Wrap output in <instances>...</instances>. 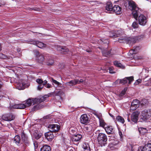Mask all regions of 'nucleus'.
<instances>
[{
    "label": "nucleus",
    "instance_id": "obj_7",
    "mask_svg": "<svg viewBox=\"0 0 151 151\" xmlns=\"http://www.w3.org/2000/svg\"><path fill=\"white\" fill-rule=\"evenodd\" d=\"M15 116L11 113L3 115L2 117L3 120L9 121L13 120L15 119Z\"/></svg>",
    "mask_w": 151,
    "mask_h": 151
},
{
    "label": "nucleus",
    "instance_id": "obj_33",
    "mask_svg": "<svg viewBox=\"0 0 151 151\" xmlns=\"http://www.w3.org/2000/svg\"><path fill=\"white\" fill-rule=\"evenodd\" d=\"M60 50L63 52V54H65L69 51L68 49L66 47H60Z\"/></svg>",
    "mask_w": 151,
    "mask_h": 151
},
{
    "label": "nucleus",
    "instance_id": "obj_60",
    "mask_svg": "<svg viewBox=\"0 0 151 151\" xmlns=\"http://www.w3.org/2000/svg\"><path fill=\"white\" fill-rule=\"evenodd\" d=\"M17 51L18 52H20V50H21V49H20V48H18V49H17Z\"/></svg>",
    "mask_w": 151,
    "mask_h": 151
},
{
    "label": "nucleus",
    "instance_id": "obj_38",
    "mask_svg": "<svg viewBox=\"0 0 151 151\" xmlns=\"http://www.w3.org/2000/svg\"><path fill=\"white\" fill-rule=\"evenodd\" d=\"M99 123L101 127H102L103 128H104L105 127L106 124L104 122V120L102 119H99Z\"/></svg>",
    "mask_w": 151,
    "mask_h": 151
},
{
    "label": "nucleus",
    "instance_id": "obj_27",
    "mask_svg": "<svg viewBox=\"0 0 151 151\" xmlns=\"http://www.w3.org/2000/svg\"><path fill=\"white\" fill-rule=\"evenodd\" d=\"M21 140L20 137L19 135H16L14 138L13 142L16 143L17 145H19L20 144V142Z\"/></svg>",
    "mask_w": 151,
    "mask_h": 151
},
{
    "label": "nucleus",
    "instance_id": "obj_55",
    "mask_svg": "<svg viewBox=\"0 0 151 151\" xmlns=\"http://www.w3.org/2000/svg\"><path fill=\"white\" fill-rule=\"evenodd\" d=\"M126 91L125 90V89H124L123 91H122L121 93H122V94L123 95H124L126 93Z\"/></svg>",
    "mask_w": 151,
    "mask_h": 151
},
{
    "label": "nucleus",
    "instance_id": "obj_5",
    "mask_svg": "<svg viewBox=\"0 0 151 151\" xmlns=\"http://www.w3.org/2000/svg\"><path fill=\"white\" fill-rule=\"evenodd\" d=\"M140 114V112L136 111L133 112L131 116V120L128 118L127 120L128 122H130V123L133 124H137L138 122V116Z\"/></svg>",
    "mask_w": 151,
    "mask_h": 151
},
{
    "label": "nucleus",
    "instance_id": "obj_8",
    "mask_svg": "<svg viewBox=\"0 0 151 151\" xmlns=\"http://www.w3.org/2000/svg\"><path fill=\"white\" fill-rule=\"evenodd\" d=\"M35 54L36 57V60L37 62L40 63H42L45 60L44 56L40 53L38 51H36Z\"/></svg>",
    "mask_w": 151,
    "mask_h": 151
},
{
    "label": "nucleus",
    "instance_id": "obj_32",
    "mask_svg": "<svg viewBox=\"0 0 151 151\" xmlns=\"http://www.w3.org/2000/svg\"><path fill=\"white\" fill-rule=\"evenodd\" d=\"M109 36L110 37H112L114 38L119 37L120 35L119 34H117L116 32H109Z\"/></svg>",
    "mask_w": 151,
    "mask_h": 151
},
{
    "label": "nucleus",
    "instance_id": "obj_36",
    "mask_svg": "<svg viewBox=\"0 0 151 151\" xmlns=\"http://www.w3.org/2000/svg\"><path fill=\"white\" fill-rule=\"evenodd\" d=\"M78 81L79 80L76 79L74 80H71L68 83L70 84L71 85L73 86L78 84Z\"/></svg>",
    "mask_w": 151,
    "mask_h": 151
},
{
    "label": "nucleus",
    "instance_id": "obj_54",
    "mask_svg": "<svg viewBox=\"0 0 151 151\" xmlns=\"http://www.w3.org/2000/svg\"><path fill=\"white\" fill-rule=\"evenodd\" d=\"M68 150H69V151H74V148L72 147H69L68 149Z\"/></svg>",
    "mask_w": 151,
    "mask_h": 151
},
{
    "label": "nucleus",
    "instance_id": "obj_64",
    "mask_svg": "<svg viewBox=\"0 0 151 151\" xmlns=\"http://www.w3.org/2000/svg\"><path fill=\"white\" fill-rule=\"evenodd\" d=\"M113 118L114 117V116L113 115H112L111 114H109Z\"/></svg>",
    "mask_w": 151,
    "mask_h": 151
},
{
    "label": "nucleus",
    "instance_id": "obj_49",
    "mask_svg": "<svg viewBox=\"0 0 151 151\" xmlns=\"http://www.w3.org/2000/svg\"><path fill=\"white\" fill-rule=\"evenodd\" d=\"M50 117V115H48L43 117V119H49Z\"/></svg>",
    "mask_w": 151,
    "mask_h": 151
},
{
    "label": "nucleus",
    "instance_id": "obj_43",
    "mask_svg": "<svg viewBox=\"0 0 151 151\" xmlns=\"http://www.w3.org/2000/svg\"><path fill=\"white\" fill-rule=\"evenodd\" d=\"M132 27L134 28H137L138 27L137 23L136 22H134L132 25Z\"/></svg>",
    "mask_w": 151,
    "mask_h": 151
},
{
    "label": "nucleus",
    "instance_id": "obj_29",
    "mask_svg": "<svg viewBox=\"0 0 151 151\" xmlns=\"http://www.w3.org/2000/svg\"><path fill=\"white\" fill-rule=\"evenodd\" d=\"M86 132H89L92 130V127L91 126L90 124L87 125L85 126L83 129Z\"/></svg>",
    "mask_w": 151,
    "mask_h": 151
},
{
    "label": "nucleus",
    "instance_id": "obj_26",
    "mask_svg": "<svg viewBox=\"0 0 151 151\" xmlns=\"http://www.w3.org/2000/svg\"><path fill=\"white\" fill-rule=\"evenodd\" d=\"M40 151H51V147L48 145H45L41 148Z\"/></svg>",
    "mask_w": 151,
    "mask_h": 151
},
{
    "label": "nucleus",
    "instance_id": "obj_18",
    "mask_svg": "<svg viewBox=\"0 0 151 151\" xmlns=\"http://www.w3.org/2000/svg\"><path fill=\"white\" fill-rule=\"evenodd\" d=\"M113 11L117 14H120L122 13V8L118 5H115L113 7Z\"/></svg>",
    "mask_w": 151,
    "mask_h": 151
},
{
    "label": "nucleus",
    "instance_id": "obj_35",
    "mask_svg": "<svg viewBox=\"0 0 151 151\" xmlns=\"http://www.w3.org/2000/svg\"><path fill=\"white\" fill-rule=\"evenodd\" d=\"M117 120L122 124H124V119L122 116H118L116 117Z\"/></svg>",
    "mask_w": 151,
    "mask_h": 151
},
{
    "label": "nucleus",
    "instance_id": "obj_6",
    "mask_svg": "<svg viewBox=\"0 0 151 151\" xmlns=\"http://www.w3.org/2000/svg\"><path fill=\"white\" fill-rule=\"evenodd\" d=\"M134 80V77L133 76L126 77L122 79H118L116 81L115 83L116 84H124L127 83L128 81V83L130 84Z\"/></svg>",
    "mask_w": 151,
    "mask_h": 151
},
{
    "label": "nucleus",
    "instance_id": "obj_3",
    "mask_svg": "<svg viewBox=\"0 0 151 151\" xmlns=\"http://www.w3.org/2000/svg\"><path fill=\"white\" fill-rule=\"evenodd\" d=\"M48 97L49 96L47 95H45L39 99L29 98L26 101L25 104H26V106H31L32 103L33 104H35L36 103H40L46 100V98Z\"/></svg>",
    "mask_w": 151,
    "mask_h": 151
},
{
    "label": "nucleus",
    "instance_id": "obj_56",
    "mask_svg": "<svg viewBox=\"0 0 151 151\" xmlns=\"http://www.w3.org/2000/svg\"><path fill=\"white\" fill-rule=\"evenodd\" d=\"M47 81L46 80H45L44 81H43V82L42 83V84L43 86H45L46 85V84L47 83Z\"/></svg>",
    "mask_w": 151,
    "mask_h": 151
},
{
    "label": "nucleus",
    "instance_id": "obj_25",
    "mask_svg": "<svg viewBox=\"0 0 151 151\" xmlns=\"http://www.w3.org/2000/svg\"><path fill=\"white\" fill-rule=\"evenodd\" d=\"M138 131L141 135H143L147 133V130L146 128L140 127L138 128Z\"/></svg>",
    "mask_w": 151,
    "mask_h": 151
},
{
    "label": "nucleus",
    "instance_id": "obj_1",
    "mask_svg": "<svg viewBox=\"0 0 151 151\" xmlns=\"http://www.w3.org/2000/svg\"><path fill=\"white\" fill-rule=\"evenodd\" d=\"M128 5L129 9L132 12V14L133 17L137 20L139 13V10L140 9L137 6L135 3L132 1H129Z\"/></svg>",
    "mask_w": 151,
    "mask_h": 151
},
{
    "label": "nucleus",
    "instance_id": "obj_2",
    "mask_svg": "<svg viewBox=\"0 0 151 151\" xmlns=\"http://www.w3.org/2000/svg\"><path fill=\"white\" fill-rule=\"evenodd\" d=\"M138 40V37L137 36L122 37L119 38L118 41L120 43H126L131 45L136 43Z\"/></svg>",
    "mask_w": 151,
    "mask_h": 151
},
{
    "label": "nucleus",
    "instance_id": "obj_39",
    "mask_svg": "<svg viewBox=\"0 0 151 151\" xmlns=\"http://www.w3.org/2000/svg\"><path fill=\"white\" fill-rule=\"evenodd\" d=\"M140 47L139 46H134L133 47L132 50L134 52L133 53H135L137 52L140 50Z\"/></svg>",
    "mask_w": 151,
    "mask_h": 151
},
{
    "label": "nucleus",
    "instance_id": "obj_16",
    "mask_svg": "<svg viewBox=\"0 0 151 151\" xmlns=\"http://www.w3.org/2000/svg\"><path fill=\"white\" fill-rule=\"evenodd\" d=\"M45 138L49 141H51L54 137L52 132L51 131L45 133Z\"/></svg>",
    "mask_w": 151,
    "mask_h": 151
},
{
    "label": "nucleus",
    "instance_id": "obj_17",
    "mask_svg": "<svg viewBox=\"0 0 151 151\" xmlns=\"http://www.w3.org/2000/svg\"><path fill=\"white\" fill-rule=\"evenodd\" d=\"M21 136L22 140L24 142V143L26 145H28L29 142L27 136L25 134L24 131L21 133Z\"/></svg>",
    "mask_w": 151,
    "mask_h": 151
},
{
    "label": "nucleus",
    "instance_id": "obj_47",
    "mask_svg": "<svg viewBox=\"0 0 151 151\" xmlns=\"http://www.w3.org/2000/svg\"><path fill=\"white\" fill-rule=\"evenodd\" d=\"M43 86H44L42 84H39L38 86L37 89L39 90H41L43 88Z\"/></svg>",
    "mask_w": 151,
    "mask_h": 151
},
{
    "label": "nucleus",
    "instance_id": "obj_37",
    "mask_svg": "<svg viewBox=\"0 0 151 151\" xmlns=\"http://www.w3.org/2000/svg\"><path fill=\"white\" fill-rule=\"evenodd\" d=\"M54 61L52 59H49L47 62V65L48 66H51L53 65Z\"/></svg>",
    "mask_w": 151,
    "mask_h": 151
},
{
    "label": "nucleus",
    "instance_id": "obj_22",
    "mask_svg": "<svg viewBox=\"0 0 151 151\" xmlns=\"http://www.w3.org/2000/svg\"><path fill=\"white\" fill-rule=\"evenodd\" d=\"M104 129L108 134H110L113 133V129L112 126H106Z\"/></svg>",
    "mask_w": 151,
    "mask_h": 151
},
{
    "label": "nucleus",
    "instance_id": "obj_50",
    "mask_svg": "<svg viewBox=\"0 0 151 151\" xmlns=\"http://www.w3.org/2000/svg\"><path fill=\"white\" fill-rule=\"evenodd\" d=\"M119 134L121 138L122 139L123 137V135L122 133V132L121 131H119Z\"/></svg>",
    "mask_w": 151,
    "mask_h": 151
},
{
    "label": "nucleus",
    "instance_id": "obj_12",
    "mask_svg": "<svg viewBox=\"0 0 151 151\" xmlns=\"http://www.w3.org/2000/svg\"><path fill=\"white\" fill-rule=\"evenodd\" d=\"M140 103V102L138 100H134L131 103L130 110H136L139 107Z\"/></svg>",
    "mask_w": 151,
    "mask_h": 151
},
{
    "label": "nucleus",
    "instance_id": "obj_46",
    "mask_svg": "<svg viewBox=\"0 0 151 151\" xmlns=\"http://www.w3.org/2000/svg\"><path fill=\"white\" fill-rule=\"evenodd\" d=\"M34 145L35 147V149L36 150L37 149L38 147V143L36 141L34 142Z\"/></svg>",
    "mask_w": 151,
    "mask_h": 151
},
{
    "label": "nucleus",
    "instance_id": "obj_20",
    "mask_svg": "<svg viewBox=\"0 0 151 151\" xmlns=\"http://www.w3.org/2000/svg\"><path fill=\"white\" fill-rule=\"evenodd\" d=\"M32 44L34 45H35L37 47L40 48H43L44 47H46V44L38 41H34L32 42Z\"/></svg>",
    "mask_w": 151,
    "mask_h": 151
},
{
    "label": "nucleus",
    "instance_id": "obj_51",
    "mask_svg": "<svg viewBox=\"0 0 151 151\" xmlns=\"http://www.w3.org/2000/svg\"><path fill=\"white\" fill-rule=\"evenodd\" d=\"M118 143V142L117 143H115L114 142H113L112 143H111L110 144V145L111 146V145H112L111 147H114V146L116 145Z\"/></svg>",
    "mask_w": 151,
    "mask_h": 151
},
{
    "label": "nucleus",
    "instance_id": "obj_34",
    "mask_svg": "<svg viewBox=\"0 0 151 151\" xmlns=\"http://www.w3.org/2000/svg\"><path fill=\"white\" fill-rule=\"evenodd\" d=\"M102 54L104 56L108 57L111 55V50L104 51L102 52Z\"/></svg>",
    "mask_w": 151,
    "mask_h": 151
},
{
    "label": "nucleus",
    "instance_id": "obj_13",
    "mask_svg": "<svg viewBox=\"0 0 151 151\" xmlns=\"http://www.w3.org/2000/svg\"><path fill=\"white\" fill-rule=\"evenodd\" d=\"M138 20L139 24L142 25H145L147 22L146 17L143 14H141L139 16Z\"/></svg>",
    "mask_w": 151,
    "mask_h": 151
},
{
    "label": "nucleus",
    "instance_id": "obj_15",
    "mask_svg": "<svg viewBox=\"0 0 151 151\" xmlns=\"http://www.w3.org/2000/svg\"><path fill=\"white\" fill-rule=\"evenodd\" d=\"M138 151H151V143L146 144L143 147H139L138 149Z\"/></svg>",
    "mask_w": 151,
    "mask_h": 151
},
{
    "label": "nucleus",
    "instance_id": "obj_61",
    "mask_svg": "<svg viewBox=\"0 0 151 151\" xmlns=\"http://www.w3.org/2000/svg\"><path fill=\"white\" fill-rule=\"evenodd\" d=\"M86 51L88 52H91V51L90 50H88V49H87L86 50Z\"/></svg>",
    "mask_w": 151,
    "mask_h": 151
},
{
    "label": "nucleus",
    "instance_id": "obj_28",
    "mask_svg": "<svg viewBox=\"0 0 151 151\" xmlns=\"http://www.w3.org/2000/svg\"><path fill=\"white\" fill-rule=\"evenodd\" d=\"M114 64L116 67H119L121 68H125V67L123 65L117 61L116 60L114 61Z\"/></svg>",
    "mask_w": 151,
    "mask_h": 151
},
{
    "label": "nucleus",
    "instance_id": "obj_4",
    "mask_svg": "<svg viewBox=\"0 0 151 151\" xmlns=\"http://www.w3.org/2000/svg\"><path fill=\"white\" fill-rule=\"evenodd\" d=\"M97 140L98 144L101 147L105 146L107 144V137L104 133L101 132L98 133Z\"/></svg>",
    "mask_w": 151,
    "mask_h": 151
},
{
    "label": "nucleus",
    "instance_id": "obj_19",
    "mask_svg": "<svg viewBox=\"0 0 151 151\" xmlns=\"http://www.w3.org/2000/svg\"><path fill=\"white\" fill-rule=\"evenodd\" d=\"M41 103H36V105H34L32 109V111H35L42 108L43 106L41 104Z\"/></svg>",
    "mask_w": 151,
    "mask_h": 151
},
{
    "label": "nucleus",
    "instance_id": "obj_45",
    "mask_svg": "<svg viewBox=\"0 0 151 151\" xmlns=\"http://www.w3.org/2000/svg\"><path fill=\"white\" fill-rule=\"evenodd\" d=\"M109 72L110 73L113 74L115 73L114 71H113V69L112 67H110L109 68Z\"/></svg>",
    "mask_w": 151,
    "mask_h": 151
},
{
    "label": "nucleus",
    "instance_id": "obj_42",
    "mask_svg": "<svg viewBox=\"0 0 151 151\" xmlns=\"http://www.w3.org/2000/svg\"><path fill=\"white\" fill-rule=\"evenodd\" d=\"M19 106V109H24L26 107V106L25 104H18Z\"/></svg>",
    "mask_w": 151,
    "mask_h": 151
},
{
    "label": "nucleus",
    "instance_id": "obj_11",
    "mask_svg": "<svg viewBox=\"0 0 151 151\" xmlns=\"http://www.w3.org/2000/svg\"><path fill=\"white\" fill-rule=\"evenodd\" d=\"M26 81L23 79L19 80L18 81L17 87L19 90H23L26 87Z\"/></svg>",
    "mask_w": 151,
    "mask_h": 151
},
{
    "label": "nucleus",
    "instance_id": "obj_10",
    "mask_svg": "<svg viewBox=\"0 0 151 151\" xmlns=\"http://www.w3.org/2000/svg\"><path fill=\"white\" fill-rule=\"evenodd\" d=\"M142 114L143 119L145 120H147L151 116V109H145L142 112Z\"/></svg>",
    "mask_w": 151,
    "mask_h": 151
},
{
    "label": "nucleus",
    "instance_id": "obj_58",
    "mask_svg": "<svg viewBox=\"0 0 151 151\" xmlns=\"http://www.w3.org/2000/svg\"><path fill=\"white\" fill-rule=\"evenodd\" d=\"M31 9L32 10H35V11H37V9L36 8H31Z\"/></svg>",
    "mask_w": 151,
    "mask_h": 151
},
{
    "label": "nucleus",
    "instance_id": "obj_48",
    "mask_svg": "<svg viewBox=\"0 0 151 151\" xmlns=\"http://www.w3.org/2000/svg\"><path fill=\"white\" fill-rule=\"evenodd\" d=\"M141 81L142 80L140 79H139L136 81L135 83H136V84H138L139 83H141Z\"/></svg>",
    "mask_w": 151,
    "mask_h": 151
},
{
    "label": "nucleus",
    "instance_id": "obj_21",
    "mask_svg": "<svg viewBox=\"0 0 151 151\" xmlns=\"http://www.w3.org/2000/svg\"><path fill=\"white\" fill-rule=\"evenodd\" d=\"M82 137L81 135L77 134L73 135L72 138V139L73 142H78L79 141Z\"/></svg>",
    "mask_w": 151,
    "mask_h": 151
},
{
    "label": "nucleus",
    "instance_id": "obj_62",
    "mask_svg": "<svg viewBox=\"0 0 151 151\" xmlns=\"http://www.w3.org/2000/svg\"><path fill=\"white\" fill-rule=\"evenodd\" d=\"M1 48H2V47H1V44H0V51L1 50H2Z\"/></svg>",
    "mask_w": 151,
    "mask_h": 151
},
{
    "label": "nucleus",
    "instance_id": "obj_30",
    "mask_svg": "<svg viewBox=\"0 0 151 151\" xmlns=\"http://www.w3.org/2000/svg\"><path fill=\"white\" fill-rule=\"evenodd\" d=\"M83 148L84 149L83 151H91L90 147L88 144L84 143L83 145Z\"/></svg>",
    "mask_w": 151,
    "mask_h": 151
},
{
    "label": "nucleus",
    "instance_id": "obj_14",
    "mask_svg": "<svg viewBox=\"0 0 151 151\" xmlns=\"http://www.w3.org/2000/svg\"><path fill=\"white\" fill-rule=\"evenodd\" d=\"M80 122L82 124H87L89 122L90 120L88 116L86 114L82 115L80 118Z\"/></svg>",
    "mask_w": 151,
    "mask_h": 151
},
{
    "label": "nucleus",
    "instance_id": "obj_23",
    "mask_svg": "<svg viewBox=\"0 0 151 151\" xmlns=\"http://www.w3.org/2000/svg\"><path fill=\"white\" fill-rule=\"evenodd\" d=\"M136 147V145H134L132 143H129L127 145V148L130 151H134L137 148Z\"/></svg>",
    "mask_w": 151,
    "mask_h": 151
},
{
    "label": "nucleus",
    "instance_id": "obj_59",
    "mask_svg": "<svg viewBox=\"0 0 151 151\" xmlns=\"http://www.w3.org/2000/svg\"><path fill=\"white\" fill-rule=\"evenodd\" d=\"M2 86V83L0 81V88H1Z\"/></svg>",
    "mask_w": 151,
    "mask_h": 151
},
{
    "label": "nucleus",
    "instance_id": "obj_24",
    "mask_svg": "<svg viewBox=\"0 0 151 151\" xmlns=\"http://www.w3.org/2000/svg\"><path fill=\"white\" fill-rule=\"evenodd\" d=\"M113 7L112 4L111 2H108L107 3L106 6V9L108 11H113Z\"/></svg>",
    "mask_w": 151,
    "mask_h": 151
},
{
    "label": "nucleus",
    "instance_id": "obj_40",
    "mask_svg": "<svg viewBox=\"0 0 151 151\" xmlns=\"http://www.w3.org/2000/svg\"><path fill=\"white\" fill-rule=\"evenodd\" d=\"M0 58L4 59H9V56L3 54L2 53H0Z\"/></svg>",
    "mask_w": 151,
    "mask_h": 151
},
{
    "label": "nucleus",
    "instance_id": "obj_63",
    "mask_svg": "<svg viewBox=\"0 0 151 151\" xmlns=\"http://www.w3.org/2000/svg\"><path fill=\"white\" fill-rule=\"evenodd\" d=\"M124 95H123L122 94V93H121L119 94V96H123Z\"/></svg>",
    "mask_w": 151,
    "mask_h": 151
},
{
    "label": "nucleus",
    "instance_id": "obj_52",
    "mask_svg": "<svg viewBox=\"0 0 151 151\" xmlns=\"http://www.w3.org/2000/svg\"><path fill=\"white\" fill-rule=\"evenodd\" d=\"M51 85L49 83H47V85H46L45 86V87L47 88H50L51 87Z\"/></svg>",
    "mask_w": 151,
    "mask_h": 151
},
{
    "label": "nucleus",
    "instance_id": "obj_41",
    "mask_svg": "<svg viewBox=\"0 0 151 151\" xmlns=\"http://www.w3.org/2000/svg\"><path fill=\"white\" fill-rule=\"evenodd\" d=\"M51 81L57 86H59L61 85V84L60 83L55 80L53 78H51Z\"/></svg>",
    "mask_w": 151,
    "mask_h": 151
},
{
    "label": "nucleus",
    "instance_id": "obj_44",
    "mask_svg": "<svg viewBox=\"0 0 151 151\" xmlns=\"http://www.w3.org/2000/svg\"><path fill=\"white\" fill-rule=\"evenodd\" d=\"M36 81L39 84H42V83L43 82V81L40 78H38L37 79Z\"/></svg>",
    "mask_w": 151,
    "mask_h": 151
},
{
    "label": "nucleus",
    "instance_id": "obj_31",
    "mask_svg": "<svg viewBox=\"0 0 151 151\" xmlns=\"http://www.w3.org/2000/svg\"><path fill=\"white\" fill-rule=\"evenodd\" d=\"M42 135L41 133L39 132H35L34 134V137L36 139H39L42 137Z\"/></svg>",
    "mask_w": 151,
    "mask_h": 151
},
{
    "label": "nucleus",
    "instance_id": "obj_57",
    "mask_svg": "<svg viewBox=\"0 0 151 151\" xmlns=\"http://www.w3.org/2000/svg\"><path fill=\"white\" fill-rule=\"evenodd\" d=\"M83 80L82 79H81L79 81H79L78 82V84H80L81 83L83 82Z\"/></svg>",
    "mask_w": 151,
    "mask_h": 151
},
{
    "label": "nucleus",
    "instance_id": "obj_53",
    "mask_svg": "<svg viewBox=\"0 0 151 151\" xmlns=\"http://www.w3.org/2000/svg\"><path fill=\"white\" fill-rule=\"evenodd\" d=\"M18 104L17 105H15L13 106V107L14 108L19 109V106Z\"/></svg>",
    "mask_w": 151,
    "mask_h": 151
},
{
    "label": "nucleus",
    "instance_id": "obj_9",
    "mask_svg": "<svg viewBox=\"0 0 151 151\" xmlns=\"http://www.w3.org/2000/svg\"><path fill=\"white\" fill-rule=\"evenodd\" d=\"M47 127L50 129V131L54 132H58L60 128V126L56 124H50L48 125Z\"/></svg>",
    "mask_w": 151,
    "mask_h": 151
}]
</instances>
